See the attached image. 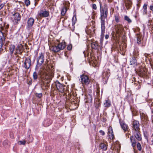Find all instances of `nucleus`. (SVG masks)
<instances>
[{
	"label": "nucleus",
	"mask_w": 153,
	"mask_h": 153,
	"mask_svg": "<svg viewBox=\"0 0 153 153\" xmlns=\"http://www.w3.org/2000/svg\"><path fill=\"white\" fill-rule=\"evenodd\" d=\"M100 6L101 34L103 35L105 30V19L107 18L108 14V8L106 4L104 5L103 7L102 4L101 3H100Z\"/></svg>",
	"instance_id": "f257e3e1"
},
{
	"label": "nucleus",
	"mask_w": 153,
	"mask_h": 153,
	"mask_svg": "<svg viewBox=\"0 0 153 153\" xmlns=\"http://www.w3.org/2000/svg\"><path fill=\"white\" fill-rule=\"evenodd\" d=\"M115 28L117 34L118 36L124 35L125 33L124 27L121 24H117L115 25Z\"/></svg>",
	"instance_id": "f03ea898"
},
{
	"label": "nucleus",
	"mask_w": 153,
	"mask_h": 153,
	"mask_svg": "<svg viewBox=\"0 0 153 153\" xmlns=\"http://www.w3.org/2000/svg\"><path fill=\"white\" fill-rule=\"evenodd\" d=\"M52 76L48 74L45 73L41 76V81L44 83H46L48 85L52 79Z\"/></svg>",
	"instance_id": "7ed1b4c3"
},
{
	"label": "nucleus",
	"mask_w": 153,
	"mask_h": 153,
	"mask_svg": "<svg viewBox=\"0 0 153 153\" xmlns=\"http://www.w3.org/2000/svg\"><path fill=\"white\" fill-rule=\"evenodd\" d=\"M80 82L83 84L87 85L89 84L90 80L87 76L82 75L80 76Z\"/></svg>",
	"instance_id": "20e7f679"
},
{
	"label": "nucleus",
	"mask_w": 153,
	"mask_h": 153,
	"mask_svg": "<svg viewBox=\"0 0 153 153\" xmlns=\"http://www.w3.org/2000/svg\"><path fill=\"white\" fill-rule=\"evenodd\" d=\"M132 125L133 131L140 130L139 123L138 121L136 120L134 121Z\"/></svg>",
	"instance_id": "39448f33"
},
{
	"label": "nucleus",
	"mask_w": 153,
	"mask_h": 153,
	"mask_svg": "<svg viewBox=\"0 0 153 153\" xmlns=\"http://www.w3.org/2000/svg\"><path fill=\"white\" fill-rule=\"evenodd\" d=\"M4 46L8 47L9 50L11 54L13 53V51L15 48V47L14 45L11 44L9 42H7L6 43Z\"/></svg>",
	"instance_id": "423d86ee"
},
{
	"label": "nucleus",
	"mask_w": 153,
	"mask_h": 153,
	"mask_svg": "<svg viewBox=\"0 0 153 153\" xmlns=\"http://www.w3.org/2000/svg\"><path fill=\"white\" fill-rule=\"evenodd\" d=\"M134 135L136 139L138 141H140L142 139L141 135L140 134V131H133Z\"/></svg>",
	"instance_id": "0eeeda50"
},
{
	"label": "nucleus",
	"mask_w": 153,
	"mask_h": 153,
	"mask_svg": "<svg viewBox=\"0 0 153 153\" xmlns=\"http://www.w3.org/2000/svg\"><path fill=\"white\" fill-rule=\"evenodd\" d=\"M31 60L30 58H27L25 61L24 63V66L25 68L28 69L31 65Z\"/></svg>",
	"instance_id": "6e6552de"
},
{
	"label": "nucleus",
	"mask_w": 153,
	"mask_h": 153,
	"mask_svg": "<svg viewBox=\"0 0 153 153\" xmlns=\"http://www.w3.org/2000/svg\"><path fill=\"white\" fill-rule=\"evenodd\" d=\"M44 56L43 53H41L37 58V62L38 65H41L43 62Z\"/></svg>",
	"instance_id": "1a4fd4ad"
},
{
	"label": "nucleus",
	"mask_w": 153,
	"mask_h": 153,
	"mask_svg": "<svg viewBox=\"0 0 153 153\" xmlns=\"http://www.w3.org/2000/svg\"><path fill=\"white\" fill-rule=\"evenodd\" d=\"M12 19L13 21L16 22L19 20L20 19V16L19 13H16L13 14L12 16Z\"/></svg>",
	"instance_id": "9d476101"
},
{
	"label": "nucleus",
	"mask_w": 153,
	"mask_h": 153,
	"mask_svg": "<svg viewBox=\"0 0 153 153\" xmlns=\"http://www.w3.org/2000/svg\"><path fill=\"white\" fill-rule=\"evenodd\" d=\"M108 133L110 139L111 140H113L114 139V136L112 127L110 126L108 128Z\"/></svg>",
	"instance_id": "9b49d317"
},
{
	"label": "nucleus",
	"mask_w": 153,
	"mask_h": 153,
	"mask_svg": "<svg viewBox=\"0 0 153 153\" xmlns=\"http://www.w3.org/2000/svg\"><path fill=\"white\" fill-rule=\"evenodd\" d=\"M56 85L57 89L59 92H64V86L62 85L59 82H56Z\"/></svg>",
	"instance_id": "f8f14e48"
},
{
	"label": "nucleus",
	"mask_w": 153,
	"mask_h": 153,
	"mask_svg": "<svg viewBox=\"0 0 153 153\" xmlns=\"http://www.w3.org/2000/svg\"><path fill=\"white\" fill-rule=\"evenodd\" d=\"M23 47L22 45H18L16 50L15 54H21L23 51Z\"/></svg>",
	"instance_id": "ddd939ff"
},
{
	"label": "nucleus",
	"mask_w": 153,
	"mask_h": 153,
	"mask_svg": "<svg viewBox=\"0 0 153 153\" xmlns=\"http://www.w3.org/2000/svg\"><path fill=\"white\" fill-rule=\"evenodd\" d=\"M147 73V70L145 68H142L139 71V74L141 76L143 77L144 76L146 75Z\"/></svg>",
	"instance_id": "4468645a"
},
{
	"label": "nucleus",
	"mask_w": 153,
	"mask_h": 153,
	"mask_svg": "<svg viewBox=\"0 0 153 153\" xmlns=\"http://www.w3.org/2000/svg\"><path fill=\"white\" fill-rule=\"evenodd\" d=\"M140 117L143 122H146L148 121V118L147 115L143 113H140Z\"/></svg>",
	"instance_id": "2eb2a0df"
},
{
	"label": "nucleus",
	"mask_w": 153,
	"mask_h": 153,
	"mask_svg": "<svg viewBox=\"0 0 153 153\" xmlns=\"http://www.w3.org/2000/svg\"><path fill=\"white\" fill-rule=\"evenodd\" d=\"M4 38L3 36V33L0 30V48H1L4 44Z\"/></svg>",
	"instance_id": "dca6fc26"
},
{
	"label": "nucleus",
	"mask_w": 153,
	"mask_h": 153,
	"mask_svg": "<svg viewBox=\"0 0 153 153\" xmlns=\"http://www.w3.org/2000/svg\"><path fill=\"white\" fill-rule=\"evenodd\" d=\"M131 0H127L124 1L125 6L128 10L130 9V8L131 7L132 5V2Z\"/></svg>",
	"instance_id": "f3484780"
},
{
	"label": "nucleus",
	"mask_w": 153,
	"mask_h": 153,
	"mask_svg": "<svg viewBox=\"0 0 153 153\" xmlns=\"http://www.w3.org/2000/svg\"><path fill=\"white\" fill-rule=\"evenodd\" d=\"M50 50L54 52H58L59 51L58 47L57 45H53L50 46Z\"/></svg>",
	"instance_id": "a211bd4d"
},
{
	"label": "nucleus",
	"mask_w": 153,
	"mask_h": 153,
	"mask_svg": "<svg viewBox=\"0 0 153 153\" xmlns=\"http://www.w3.org/2000/svg\"><path fill=\"white\" fill-rule=\"evenodd\" d=\"M49 14L48 12L46 11H42L39 13V15L40 17H46L49 16Z\"/></svg>",
	"instance_id": "6ab92c4d"
},
{
	"label": "nucleus",
	"mask_w": 153,
	"mask_h": 153,
	"mask_svg": "<svg viewBox=\"0 0 153 153\" xmlns=\"http://www.w3.org/2000/svg\"><path fill=\"white\" fill-rule=\"evenodd\" d=\"M91 47L92 48L97 49L98 48V43L97 41L92 42L91 43Z\"/></svg>",
	"instance_id": "aec40b11"
},
{
	"label": "nucleus",
	"mask_w": 153,
	"mask_h": 153,
	"mask_svg": "<svg viewBox=\"0 0 153 153\" xmlns=\"http://www.w3.org/2000/svg\"><path fill=\"white\" fill-rule=\"evenodd\" d=\"M57 46L60 51L61 50H63L65 47V42L59 43L58 44Z\"/></svg>",
	"instance_id": "412c9836"
},
{
	"label": "nucleus",
	"mask_w": 153,
	"mask_h": 153,
	"mask_svg": "<svg viewBox=\"0 0 153 153\" xmlns=\"http://www.w3.org/2000/svg\"><path fill=\"white\" fill-rule=\"evenodd\" d=\"M34 22V19L32 18H30L27 22L28 26L31 27L32 26Z\"/></svg>",
	"instance_id": "4be33fe9"
},
{
	"label": "nucleus",
	"mask_w": 153,
	"mask_h": 153,
	"mask_svg": "<svg viewBox=\"0 0 153 153\" xmlns=\"http://www.w3.org/2000/svg\"><path fill=\"white\" fill-rule=\"evenodd\" d=\"M131 142L132 144V146L134 147L136 146V140L135 137L133 136H132L130 137Z\"/></svg>",
	"instance_id": "5701e85b"
},
{
	"label": "nucleus",
	"mask_w": 153,
	"mask_h": 153,
	"mask_svg": "<svg viewBox=\"0 0 153 153\" xmlns=\"http://www.w3.org/2000/svg\"><path fill=\"white\" fill-rule=\"evenodd\" d=\"M109 72H108L107 71L104 72L102 73V77L103 79H108L109 76Z\"/></svg>",
	"instance_id": "b1692460"
},
{
	"label": "nucleus",
	"mask_w": 153,
	"mask_h": 153,
	"mask_svg": "<svg viewBox=\"0 0 153 153\" xmlns=\"http://www.w3.org/2000/svg\"><path fill=\"white\" fill-rule=\"evenodd\" d=\"M100 147L103 150H106L107 149V146L104 143H101L100 144Z\"/></svg>",
	"instance_id": "393cba45"
},
{
	"label": "nucleus",
	"mask_w": 153,
	"mask_h": 153,
	"mask_svg": "<svg viewBox=\"0 0 153 153\" xmlns=\"http://www.w3.org/2000/svg\"><path fill=\"white\" fill-rule=\"evenodd\" d=\"M142 36L140 33L137 34V43L140 44L141 43V38Z\"/></svg>",
	"instance_id": "a878e982"
},
{
	"label": "nucleus",
	"mask_w": 153,
	"mask_h": 153,
	"mask_svg": "<svg viewBox=\"0 0 153 153\" xmlns=\"http://www.w3.org/2000/svg\"><path fill=\"white\" fill-rule=\"evenodd\" d=\"M122 128L124 131H126L128 130L127 126L125 123H120Z\"/></svg>",
	"instance_id": "bb28decb"
},
{
	"label": "nucleus",
	"mask_w": 153,
	"mask_h": 153,
	"mask_svg": "<svg viewBox=\"0 0 153 153\" xmlns=\"http://www.w3.org/2000/svg\"><path fill=\"white\" fill-rule=\"evenodd\" d=\"M104 105L105 107H108L110 106L111 104L109 100H106Z\"/></svg>",
	"instance_id": "cd10ccee"
},
{
	"label": "nucleus",
	"mask_w": 153,
	"mask_h": 153,
	"mask_svg": "<svg viewBox=\"0 0 153 153\" xmlns=\"http://www.w3.org/2000/svg\"><path fill=\"white\" fill-rule=\"evenodd\" d=\"M147 4H144L143 7V14H147Z\"/></svg>",
	"instance_id": "c85d7f7f"
},
{
	"label": "nucleus",
	"mask_w": 153,
	"mask_h": 153,
	"mask_svg": "<svg viewBox=\"0 0 153 153\" xmlns=\"http://www.w3.org/2000/svg\"><path fill=\"white\" fill-rule=\"evenodd\" d=\"M67 11V9L66 7H63L62 9L61 14L62 16H64Z\"/></svg>",
	"instance_id": "c756f323"
},
{
	"label": "nucleus",
	"mask_w": 153,
	"mask_h": 153,
	"mask_svg": "<svg viewBox=\"0 0 153 153\" xmlns=\"http://www.w3.org/2000/svg\"><path fill=\"white\" fill-rule=\"evenodd\" d=\"M100 102L99 100L96 101L95 102V107L97 108H98L100 105Z\"/></svg>",
	"instance_id": "7c9ffc66"
},
{
	"label": "nucleus",
	"mask_w": 153,
	"mask_h": 153,
	"mask_svg": "<svg viewBox=\"0 0 153 153\" xmlns=\"http://www.w3.org/2000/svg\"><path fill=\"white\" fill-rule=\"evenodd\" d=\"M33 77L34 80H36L38 78V74L36 72H34L33 74Z\"/></svg>",
	"instance_id": "2f4dec72"
},
{
	"label": "nucleus",
	"mask_w": 153,
	"mask_h": 153,
	"mask_svg": "<svg viewBox=\"0 0 153 153\" xmlns=\"http://www.w3.org/2000/svg\"><path fill=\"white\" fill-rule=\"evenodd\" d=\"M125 19L127 21L128 23H131V20L127 16H125L124 17Z\"/></svg>",
	"instance_id": "473e14b6"
},
{
	"label": "nucleus",
	"mask_w": 153,
	"mask_h": 153,
	"mask_svg": "<svg viewBox=\"0 0 153 153\" xmlns=\"http://www.w3.org/2000/svg\"><path fill=\"white\" fill-rule=\"evenodd\" d=\"M137 146L138 150L139 151H141L142 149V146L139 143H138L137 144Z\"/></svg>",
	"instance_id": "72a5a7b5"
},
{
	"label": "nucleus",
	"mask_w": 153,
	"mask_h": 153,
	"mask_svg": "<svg viewBox=\"0 0 153 153\" xmlns=\"http://www.w3.org/2000/svg\"><path fill=\"white\" fill-rule=\"evenodd\" d=\"M52 150V147L51 146H48L46 147V151L48 152H50Z\"/></svg>",
	"instance_id": "f704fd0d"
},
{
	"label": "nucleus",
	"mask_w": 153,
	"mask_h": 153,
	"mask_svg": "<svg viewBox=\"0 0 153 153\" xmlns=\"http://www.w3.org/2000/svg\"><path fill=\"white\" fill-rule=\"evenodd\" d=\"M25 3L27 6H28L30 4V1L29 0H25Z\"/></svg>",
	"instance_id": "c9c22d12"
},
{
	"label": "nucleus",
	"mask_w": 153,
	"mask_h": 153,
	"mask_svg": "<svg viewBox=\"0 0 153 153\" xmlns=\"http://www.w3.org/2000/svg\"><path fill=\"white\" fill-rule=\"evenodd\" d=\"M42 93H36L35 94V96L38 97L39 98H41L42 96Z\"/></svg>",
	"instance_id": "e433bc0d"
},
{
	"label": "nucleus",
	"mask_w": 153,
	"mask_h": 153,
	"mask_svg": "<svg viewBox=\"0 0 153 153\" xmlns=\"http://www.w3.org/2000/svg\"><path fill=\"white\" fill-rule=\"evenodd\" d=\"M19 143L20 145H25L26 143V141L25 140H24L23 141H20L19 142Z\"/></svg>",
	"instance_id": "4c0bfd02"
},
{
	"label": "nucleus",
	"mask_w": 153,
	"mask_h": 153,
	"mask_svg": "<svg viewBox=\"0 0 153 153\" xmlns=\"http://www.w3.org/2000/svg\"><path fill=\"white\" fill-rule=\"evenodd\" d=\"M92 8L95 10H96L97 9L96 5L94 4H92Z\"/></svg>",
	"instance_id": "58836bf2"
},
{
	"label": "nucleus",
	"mask_w": 153,
	"mask_h": 153,
	"mask_svg": "<svg viewBox=\"0 0 153 153\" xmlns=\"http://www.w3.org/2000/svg\"><path fill=\"white\" fill-rule=\"evenodd\" d=\"M139 54L138 52L136 53L135 51L134 53H133V56L134 57V58H136L137 57V56Z\"/></svg>",
	"instance_id": "ea45409f"
},
{
	"label": "nucleus",
	"mask_w": 153,
	"mask_h": 153,
	"mask_svg": "<svg viewBox=\"0 0 153 153\" xmlns=\"http://www.w3.org/2000/svg\"><path fill=\"white\" fill-rule=\"evenodd\" d=\"M72 48V45H69L67 47V49L68 50H71V49Z\"/></svg>",
	"instance_id": "a19ab883"
},
{
	"label": "nucleus",
	"mask_w": 153,
	"mask_h": 153,
	"mask_svg": "<svg viewBox=\"0 0 153 153\" xmlns=\"http://www.w3.org/2000/svg\"><path fill=\"white\" fill-rule=\"evenodd\" d=\"M99 132L100 133H101L103 135H104L105 134V133L102 130H100L99 131Z\"/></svg>",
	"instance_id": "79ce46f5"
},
{
	"label": "nucleus",
	"mask_w": 153,
	"mask_h": 153,
	"mask_svg": "<svg viewBox=\"0 0 153 153\" xmlns=\"http://www.w3.org/2000/svg\"><path fill=\"white\" fill-rule=\"evenodd\" d=\"M4 4H1L0 5V10L4 6Z\"/></svg>",
	"instance_id": "37998d69"
},
{
	"label": "nucleus",
	"mask_w": 153,
	"mask_h": 153,
	"mask_svg": "<svg viewBox=\"0 0 153 153\" xmlns=\"http://www.w3.org/2000/svg\"><path fill=\"white\" fill-rule=\"evenodd\" d=\"M150 9L152 11L153 13V5L150 6Z\"/></svg>",
	"instance_id": "c03bdc74"
},
{
	"label": "nucleus",
	"mask_w": 153,
	"mask_h": 153,
	"mask_svg": "<svg viewBox=\"0 0 153 153\" xmlns=\"http://www.w3.org/2000/svg\"><path fill=\"white\" fill-rule=\"evenodd\" d=\"M115 21L116 22H119V19L118 17H116L115 18Z\"/></svg>",
	"instance_id": "a18cd8bd"
},
{
	"label": "nucleus",
	"mask_w": 153,
	"mask_h": 153,
	"mask_svg": "<svg viewBox=\"0 0 153 153\" xmlns=\"http://www.w3.org/2000/svg\"><path fill=\"white\" fill-rule=\"evenodd\" d=\"M149 55V54H146V53L144 54V56L145 57H147V56Z\"/></svg>",
	"instance_id": "49530a36"
},
{
	"label": "nucleus",
	"mask_w": 153,
	"mask_h": 153,
	"mask_svg": "<svg viewBox=\"0 0 153 153\" xmlns=\"http://www.w3.org/2000/svg\"><path fill=\"white\" fill-rule=\"evenodd\" d=\"M108 37H109L108 35H105V38L106 39H108Z\"/></svg>",
	"instance_id": "de8ad7c7"
},
{
	"label": "nucleus",
	"mask_w": 153,
	"mask_h": 153,
	"mask_svg": "<svg viewBox=\"0 0 153 153\" xmlns=\"http://www.w3.org/2000/svg\"><path fill=\"white\" fill-rule=\"evenodd\" d=\"M7 141H4V143H7Z\"/></svg>",
	"instance_id": "09e8293b"
},
{
	"label": "nucleus",
	"mask_w": 153,
	"mask_h": 153,
	"mask_svg": "<svg viewBox=\"0 0 153 153\" xmlns=\"http://www.w3.org/2000/svg\"><path fill=\"white\" fill-rule=\"evenodd\" d=\"M1 28H2V30H3L4 29V27H1Z\"/></svg>",
	"instance_id": "8fccbe9b"
},
{
	"label": "nucleus",
	"mask_w": 153,
	"mask_h": 153,
	"mask_svg": "<svg viewBox=\"0 0 153 153\" xmlns=\"http://www.w3.org/2000/svg\"><path fill=\"white\" fill-rule=\"evenodd\" d=\"M8 25H7V26L6 27H5V28H7V27H8Z\"/></svg>",
	"instance_id": "3c124183"
},
{
	"label": "nucleus",
	"mask_w": 153,
	"mask_h": 153,
	"mask_svg": "<svg viewBox=\"0 0 153 153\" xmlns=\"http://www.w3.org/2000/svg\"><path fill=\"white\" fill-rule=\"evenodd\" d=\"M0 20H1V18H0Z\"/></svg>",
	"instance_id": "603ef678"
},
{
	"label": "nucleus",
	"mask_w": 153,
	"mask_h": 153,
	"mask_svg": "<svg viewBox=\"0 0 153 153\" xmlns=\"http://www.w3.org/2000/svg\"><path fill=\"white\" fill-rule=\"evenodd\" d=\"M152 113L153 114V109L152 111Z\"/></svg>",
	"instance_id": "864d4df0"
},
{
	"label": "nucleus",
	"mask_w": 153,
	"mask_h": 153,
	"mask_svg": "<svg viewBox=\"0 0 153 153\" xmlns=\"http://www.w3.org/2000/svg\"><path fill=\"white\" fill-rule=\"evenodd\" d=\"M152 83H153V79H152Z\"/></svg>",
	"instance_id": "5fc2aeb1"
},
{
	"label": "nucleus",
	"mask_w": 153,
	"mask_h": 153,
	"mask_svg": "<svg viewBox=\"0 0 153 153\" xmlns=\"http://www.w3.org/2000/svg\"><path fill=\"white\" fill-rule=\"evenodd\" d=\"M140 0H137V1H140Z\"/></svg>",
	"instance_id": "6e6d98bb"
},
{
	"label": "nucleus",
	"mask_w": 153,
	"mask_h": 153,
	"mask_svg": "<svg viewBox=\"0 0 153 153\" xmlns=\"http://www.w3.org/2000/svg\"><path fill=\"white\" fill-rule=\"evenodd\" d=\"M133 78H134V80L135 78L134 77Z\"/></svg>",
	"instance_id": "4d7b16f0"
},
{
	"label": "nucleus",
	"mask_w": 153,
	"mask_h": 153,
	"mask_svg": "<svg viewBox=\"0 0 153 153\" xmlns=\"http://www.w3.org/2000/svg\"><path fill=\"white\" fill-rule=\"evenodd\" d=\"M1 13H0V15H1Z\"/></svg>",
	"instance_id": "13d9d810"
},
{
	"label": "nucleus",
	"mask_w": 153,
	"mask_h": 153,
	"mask_svg": "<svg viewBox=\"0 0 153 153\" xmlns=\"http://www.w3.org/2000/svg\"><path fill=\"white\" fill-rule=\"evenodd\" d=\"M152 122H153V120H152Z\"/></svg>",
	"instance_id": "bf43d9fd"
},
{
	"label": "nucleus",
	"mask_w": 153,
	"mask_h": 153,
	"mask_svg": "<svg viewBox=\"0 0 153 153\" xmlns=\"http://www.w3.org/2000/svg\"><path fill=\"white\" fill-rule=\"evenodd\" d=\"M1 48H0V49H1Z\"/></svg>",
	"instance_id": "052dcab7"
}]
</instances>
